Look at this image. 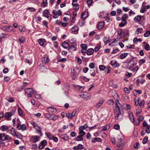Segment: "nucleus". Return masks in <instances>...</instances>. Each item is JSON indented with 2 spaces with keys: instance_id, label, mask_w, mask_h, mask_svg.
Instances as JSON below:
<instances>
[{
  "instance_id": "obj_1",
  "label": "nucleus",
  "mask_w": 150,
  "mask_h": 150,
  "mask_svg": "<svg viewBox=\"0 0 150 150\" xmlns=\"http://www.w3.org/2000/svg\"><path fill=\"white\" fill-rule=\"evenodd\" d=\"M122 106L119 101L117 100L116 101L115 109L114 110L115 119L118 121H121L123 118V113L121 110Z\"/></svg>"
},
{
  "instance_id": "obj_2",
  "label": "nucleus",
  "mask_w": 150,
  "mask_h": 150,
  "mask_svg": "<svg viewBox=\"0 0 150 150\" xmlns=\"http://www.w3.org/2000/svg\"><path fill=\"white\" fill-rule=\"evenodd\" d=\"M17 125L16 126V128L18 130H22L23 131L26 130V127L25 124H21V122L19 119L17 120Z\"/></svg>"
},
{
  "instance_id": "obj_3",
  "label": "nucleus",
  "mask_w": 150,
  "mask_h": 150,
  "mask_svg": "<svg viewBox=\"0 0 150 150\" xmlns=\"http://www.w3.org/2000/svg\"><path fill=\"white\" fill-rule=\"evenodd\" d=\"M25 93L27 94L28 97H31L32 94L35 93V91H33V88H27L25 90Z\"/></svg>"
},
{
  "instance_id": "obj_4",
  "label": "nucleus",
  "mask_w": 150,
  "mask_h": 150,
  "mask_svg": "<svg viewBox=\"0 0 150 150\" xmlns=\"http://www.w3.org/2000/svg\"><path fill=\"white\" fill-rule=\"evenodd\" d=\"M8 132L10 134H11L13 136H14L16 137H18V135L16 134V132L13 127H9L8 130Z\"/></svg>"
},
{
  "instance_id": "obj_5",
  "label": "nucleus",
  "mask_w": 150,
  "mask_h": 150,
  "mask_svg": "<svg viewBox=\"0 0 150 150\" xmlns=\"http://www.w3.org/2000/svg\"><path fill=\"white\" fill-rule=\"evenodd\" d=\"M15 111V110H12L10 112H6L4 115L6 119L8 120L10 117L14 114Z\"/></svg>"
},
{
  "instance_id": "obj_6",
  "label": "nucleus",
  "mask_w": 150,
  "mask_h": 150,
  "mask_svg": "<svg viewBox=\"0 0 150 150\" xmlns=\"http://www.w3.org/2000/svg\"><path fill=\"white\" fill-rule=\"evenodd\" d=\"M40 137L38 136H32L30 139V141L32 143H34L39 141Z\"/></svg>"
},
{
  "instance_id": "obj_7",
  "label": "nucleus",
  "mask_w": 150,
  "mask_h": 150,
  "mask_svg": "<svg viewBox=\"0 0 150 150\" xmlns=\"http://www.w3.org/2000/svg\"><path fill=\"white\" fill-rule=\"evenodd\" d=\"M52 13L53 15V17L54 18H58L59 16L61 15L62 14V12L59 10L57 11L54 10L52 11Z\"/></svg>"
},
{
  "instance_id": "obj_8",
  "label": "nucleus",
  "mask_w": 150,
  "mask_h": 150,
  "mask_svg": "<svg viewBox=\"0 0 150 150\" xmlns=\"http://www.w3.org/2000/svg\"><path fill=\"white\" fill-rule=\"evenodd\" d=\"M31 124L38 132L39 133H41L40 128L38 126L36 122H31Z\"/></svg>"
},
{
  "instance_id": "obj_9",
  "label": "nucleus",
  "mask_w": 150,
  "mask_h": 150,
  "mask_svg": "<svg viewBox=\"0 0 150 150\" xmlns=\"http://www.w3.org/2000/svg\"><path fill=\"white\" fill-rule=\"evenodd\" d=\"M81 52L83 54H85L87 48V45L85 44H82L81 45Z\"/></svg>"
},
{
  "instance_id": "obj_10",
  "label": "nucleus",
  "mask_w": 150,
  "mask_h": 150,
  "mask_svg": "<svg viewBox=\"0 0 150 150\" xmlns=\"http://www.w3.org/2000/svg\"><path fill=\"white\" fill-rule=\"evenodd\" d=\"M79 96L85 99H88L90 98V94H89L81 93Z\"/></svg>"
},
{
  "instance_id": "obj_11",
  "label": "nucleus",
  "mask_w": 150,
  "mask_h": 150,
  "mask_svg": "<svg viewBox=\"0 0 150 150\" xmlns=\"http://www.w3.org/2000/svg\"><path fill=\"white\" fill-rule=\"evenodd\" d=\"M79 28L77 26L74 25L71 29L72 33L73 34H77L78 33V31Z\"/></svg>"
},
{
  "instance_id": "obj_12",
  "label": "nucleus",
  "mask_w": 150,
  "mask_h": 150,
  "mask_svg": "<svg viewBox=\"0 0 150 150\" xmlns=\"http://www.w3.org/2000/svg\"><path fill=\"white\" fill-rule=\"evenodd\" d=\"M84 148L83 146L81 144H79L77 146H74L73 149L74 150H81Z\"/></svg>"
},
{
  "instance_id": "obj_13",
  "label": "nucleus",
  "mask_w": 150,
  "mask_h": 150,
  "mask_svg": "<svg viewBox=\"0 0 150 150\" xmlns=\"http://www.w3.org/2000/svg\"><path fill=\"white\" fill-rule=\"evenodd\" d=\"M110 64L112 66L115 67H118L120 66L119 64L118 63H117L115 60H111L110 62Z\"/></svg>"
},
{
  "instance_id": "obj_14",
  "label": "nucleus",
  "mask_w": 150,
  "mask_h": 150,
  "mask_svg": "<svg viewBox=\"0 0 150 150\" xmlns=\"http://www.w3.org/2000/svg\"><path fill=\"white\" fill-rule=\"evenodd\" d=\"M47 110L48 112H57L56 108L52 106L48 107L47 108Z\"/></svg>"
},
{
  "instance_id": "obj_15",
  "label": "nucleus",
  "mask_w": 150,
  "mask_h": 150,
  "mask_svg": "<svg viewBox=\"0 0 150 150\" xmlns=\"http://www.w3.org/2000/svg\"><path fill=\"white\" fill-rule=\"evenodd\" d=\"M43 16L48 18L50 16L49 11L47 9L45 10L43 12Z\"/></svg>"
},
{
  "instance_id": "obj_16",
  "label": "nucleus",
  "mask_w": 150,
  "mask_h": 150,
  "mask_svg": "<svg viewBox=\"0 0 150 150\" xmlns=\"http://www.w3.org/2000/svg\"><path fill=\"white\" fill-rule=\"evenodd\" d=\"M129 117L130 120L132 122L134 121V119L133 113L132 112H128Z\"/></svg>"
},
{
  "instance_id": "obj_17",
  "label": "nucleus",
  "mask_w": 150,
  "mask_h": 150,
  "mask_svg": "<svg viewBox=\"0 0 150 150\" xmlns=\"http://www.w3.org/2000/svg\"><path fill=\"white\" fill-rule=\"evenodd\" d=\"M10 28H12V27L11 26H5L2 27L1 29L7 32H10V31L9 30Z\"/></svg>"
},
{
  "instance_id": "obj_18",
  "label": "nucleus",
  "mask_w": 150,
  "mask_h": 150,
  "mask_svg": "<svg viewBox=\"0 0 150 150\" xmlns=\"http://www.w3.org/2000/svg\"><path fill=\"white\" fill-rule=\"evenodd\" d=\"M76 50V45H73L70 46L69 49V51L71 52L72 51Z\"/></svg>"
},
{
  "instance_id": "obj_19",
  "label": "nucleus",
  "mask_w": 150,
  "mask_h": 150,
  "mask_svg": "<svg viewBox=\"0 0 150 150\" xmlns=\"http://www.w3.org/2000/svg\"><path fill=\"white\" fill-rule=\"evenodd\" d=\"M143 32V28H139L137 29L135 34L138 35Z\"/></svg>"
},
{
  "instance_id": "obj_20",
  "label": "nucleus",
  "mask_w": 150,
  "mask_h": 150,
  "mask_svg": "<svg viewBox=\"0 0 150 150\" xmlns=\"http://www.w3.org/2000/svg\"><path fill=\"white\" fill-rule=\"evenodd\" d=\"M94 50L92 48H89L88 49L86 52L87 54L88 55H91L92 54L94 53Z\"/></svg>"
},
{
  "instance_id": "obj_21",
  "label": "nucleus",
  "mask_w": 150,
  "mask_h": 150,
  "mask_svg": "<svg viewBox=\"0 0 150 150\" xmlns=\"http://www.w3.org/2000/svg\"><path fill=\"white\" fill-rule=\"evenodd\" d=\"M104 23L103 22L101 21L98 24V28L99 29H102L104 26Z\"/></svg>"
},
{
  "instance_id": "obj_22",
  "label": "nucleus",
  "mask_w": 150,
  "mask_h": 150,
  "mask_svg": "<svg viewBox=\"0 0 150 150\" xmlns=\"http://www.w3.org/2000/svg\"><path fill=\"white\" fill-rule=\"evenodd\" d=\"M73 86L75 88H76V89L78 90L79 91H83L84 89V88L82 86H80L78 85H74Z\"/></svg>"
},
{
  "instance_id": "obj_23",
  "label": "nucleus",
  "mask_w": 150,
  "mask_h": 150,
  "mask_svg": "<svg viewBox=\"0 0 150 150\" xmlns=\"http://www.w3.org/2000/svg\"><path fill=\"white\" fill-rule=\"evenodd\" d=\"M49 61V59L48 57H45L42 58V61L44 64H46L48 63Z\"/></svg>"
},
{
  "instance_id": "obj_24",
  "label": "nucleus",
  "mask_w": 150,
  "mask_h": 150,
  "mask_svg": "<svg viewBox=\"0 0 150 150\" xmlns=\"http://www.w3.org/2000/svg\"><path fill=\"white\" fill-rule=\"evenodd\" d=\"M101 139L100 138H93L91 140V142L93 143H95L96 142H101Z\"/></svg>"
},
{
  "instance_id": "obj_25",
  "label": "nucleus",
  "mask_w": 150,
  "mask_h": 150,
  "mask_svg": "<svg viewBox=\"0 0 150 150\" xmlns=\"http://www.w3.org/2000/svg\"><path fill=\"white\" fill-rule=\"evenodd\" d=\"M100 14L99 15V17L101 18H104L107 16L106 13H104L103 11L100 12Z\"/></svg>"
},
{
  "instance_id": "obj_26",
  "label": "nucleus",
  "mask_w": 150,
  "mask_h": 150,
  "mask_svg": "<svg viewBox=\"0 0 150 150\" xmlns=\"http://www.w3.org/2000/svg\"><path fill=\"white\" fill-rule=\"evenodd\" d=\"M142 17V16L138 15L134 17V20L136 22H139L141 20V17Z\"/></svg>"
},
{
  "instance_id": "obj_27",
  "label": "nucleus",
  "mask_w": 150,
  "mask_h": 150,
  "mask_svg": "<svg viewBox=\"0 0 150 150\" xmlns=\"http://www.w3.org/2000/svg\"><path fill=\"white\" fill-rule=\"evenodd\" d=\"M72 4L73 6V8L76 10H78L79 8V5L76 3H72Z\"/></svg>"
},
{
  "instance_id": "obj_28",
  "label": "nucleus",
  "mask_w": 150,
  "mask_h": 150,
  "mask_svg": "<svg viewBox=\"0 0 150 150\" xmlns=\"http://www.w3.org/2000/svg\"><path fill=\"white\" fill-rule=\"evenodd\" d=\"M9 127H8L7 126L3 125L1 127L0 129L2 131L4 132L7 130H8Z\"/></svg>"
},
{
  "instance_id": "obj_29",
  "label": "nucleus",
  "mask_w": 150,
  "mask_h": 150,
  "mask_svg": "<svg viewBox=\"0 0 150 150\" xmlns=\"http://www.w3.org/2000/svg\"><path fill=\"white\" fill-rule=\"evenodd\" d=\"M61 138L64 140L67 141L69 138V137L67 134H64L61 135Z\"/></svg>"
},
{
  "instance_id": "obj_30",
  "label": "nucleus",
  "mask_w": 150,
  "mask_h": 150,
  "mask_svg": "<svg viewBox=\"0 0 150 150\" xmlns=\"http://www.w3.org/2000/svg\"><path fill=\"white\" fill-rule=\"evenodd\" d=\"M62 47L65 49L67 48L69 46L68 43L66 42H63L62 43Z\"/></svg>"
},
{
  "instance_id": "obj_31",
  "label": "nucleus",
  "mask_w": 150,
  "mask_h": 150,
  "mask_svg": "<svg viewBox=\"0 0 150 150\" xmlns=\"http://www.w3.org/2000/svg\"><path fill=\"white\" fill-rule=\"evenodd\" d=\"M47 0H43L42 3L41 4V6L42 7L46 6L47 4Z\"/></svg>"
},
{
  "instance_id": "obj_32",
  "label": "nucleus",
  "mask_w": 150,
  "mask_h": 150,
  "mask_svg": "<svg viewBox=\"0 0 150 150\" xmlns=\"http://www.w3.org/2000/svg\"><path fill=\"white\" fill-rule=\"evenodd\" d=\"M103 100H100V101L96 105V108H99L103 104Z\"/></svg>"
},
{
  "instance_id": "obj_33",
  "label": "nucleus",
  "mask_w": 150,
  "mask_h": 150,
  "mask_svg": "<svg viewBox=\"0 0 150 150\" xmlns=\"http://www.w3.org/2000/svg\"><path fill=\"white\" fill-rule=\"evenodd\" d=\"M111 126V125L110 124L109 125H107L103 128V131H106L107 130L109 129L110 128Z\"/></svg>"
},
{
  "instance_id": "obj_34",
  "label": "nucleus",
  "mask_w": 150,
  "mask_h": 150,
  "mask_svg": "<svg viewBox=\"0 0 150 150\" xmlns=\"http://www.w3.org/2000/svg\"><path fill=\"white\" fill-rule=\"evenodd\" d=\"M19 41L21 43H23L25 41V37L23 36L21 37L19 39Z\"/></svg>"
},
{
  "instance_id": "obj_35",
  "label": "nucleus",
  "mask_w": 150,
  "mask_h": 150,
  "mask_svg": "<svg viewBox=\"0 0 150 150\" xmlns=\"http://www.w3.org/2000/svg\"><path fill=\"white\" fill-rule=\"evenodd\" d=\"M11 139V138L9 136L6 135V134H5L4 141H10Z\"/></svg>"
},
{
  "instance_id": "obj_36",
  "label": "nucleus",
  "mask_w": 150,
  "mask_h": 150,
  "mask_svg": "<svg viewBox=\"0 0 150 150\" xmlns=\"http://www.w3.org/2000/svg\"><path fill=\"white\" fill-rule=\"evenodd\" d=\"M127 53H125L122 54L120 55V58L122 59H124L125 58V57H126L127 56Z\"/></svg>"
},
{
  "instance_id": "obj_37",
  "label": "nucleus",
  "mask_w": 150,
  "mask_h": 150,
  "mask_svg": "<svg viewBox=\"0 0 150 150\" xmlns=\"http://www.w3.org/2000/svg\"><path fill=\"white\" fill-rule=\"evenodd\" d=\"M18 113L19 115L20 116H22L23 115V111L19 107L18 108Z\"/></svg>"
},
{
  "instance_id": "obj_38",
  "label": "nucleus",
  "mask_w": 150,
  "mask_h": 150,
  "mask_svg": "<svg viewBox=\"0 0 150 150\" xmlns=\"http://www.w3.org/2000/svg\"><path fill=\"white\" fill-rule=\"evenodd\" d=\"M122 21V22H121L119 25V26L121 27H123L127 23V22L126 21Z\"/></svg>"
},
{
  "instance_id": "obj_39",
  "label": "nucleus",
  "mask_w": 150,
  "mask_h": 150,
  "mask_svg": "<svg viewBox=\"0 0 150 150\" xmlns=\"http://www.w3.org/2000/svg\"><path fill=\"white\" fill-rule=\"evenodd\" d=\"M83 140V138L80 135H78L77 136L76 138L75 139V140L76 141H81Z\"/></svg>"
},
{
  "instance_id": "obj_40",
  "label": "nucleus",
  "mask_w": 150,
  "mask_h": 150,
  "mask_svg": "<svg viewBox=\"0 0 150 150\" xmlns=\"http://www.w3.org/2000/svg\"><path fill=\"white\" fill-rule=\"evenodd\" d=\"M45 135L47 136V138H49L50 140L52 139V135L51 133L48 132H46L45 133Z\"/></svg>"
},
{
  "instance_id": "obj_41",
  "label": "nucleus",
  "mask_w": 150,
  "mask_h": 150,
  "mask_svg": "<svg viewBox=\"0 0 150 150\" xmlns=\"http://www.w3.org/2000/svg\"><path fill=\"white\" fill-rule=\"evenodd\" d=\"M5 134L4 133L0 134V139L1 140L0 141H4Z\"/></svg>"
},
{
  "instance_id": "obj_42",
  "label": "nucleus",
  "mask_w": 150,
  "mask_h": 150,
  "mask_svg": "<svg viewBox=\"0 0 150 150\" xmlns=\"http://www.w3.org/2000/svg\"><path fill=\"white\" fill-rule=\"evenodd\" d=\"M52 115V114H51L50 113H47L45 115V117L47 119L51 120Z\"/></svg>"
},
{
  "instance_id": "obj_43",
  "label": "nucleus",
  "mask_w": 150,
  "mask_h": 150,
  "mask_svg": "<svg viewBox=\"0 0 150 150\" xmlns=\"http://www.w3.org/2000/svg\"><path fill=\"white\" fill-rule=\"evenodd\" d=\"M46 68L44 66H42L40 68V70L42 72L45 71L47 70Z\"/></svg>"
},
{
  "instance_id": "obj_44",
  "label": "nucleus",
  "mask_w": 150,
  "mask_h": 150,
  "mask_svg": "<svg viewBox=\"0 0 150 150\" xmlns=\"http://www.w3.org/2000/svg\"><path fill=\"white\" fill-rule=\"evenodd\" d=\"M128 18V15L126 14H124L122 17V20L126 21Z\"/></svg>"
},
{
  "instance_id": "obj_45",
  "label": "nucleus",
  "mask_w": 150,
  "mask_h": 150,
  "mask_svg": "<svg viewBox=\"0 0 150 150\" xmlns=\"http://www.w3.org/2000/svg\"><path fill=\"white\" fill-rule=\"evenodd\" d=\"M47 144V142L46 140H44L40 142V144L45 146Z\"/></svg>"
},
{
  "instance_id": "obj_46",
  "label": "nucleus",
  "mask_w": 150,
  "mask_h": 150,
  "mask_svg": "<svg viewBox=\"0 0 150 150\" xmlns=\"http://www.w3.org/2000/svg\"><path fill=\"white\" fill-rule=\"evenodd\" d=\"M78 23H79V25L80 26H82L84 25L85 23V22L83 20H82V21L80 20L79 22Z\"/></svg>"
},
{
  "instance_id": "obj_47",
  "label": "nucleus",
  "mask_w": 150,
  "mask_h": 150,
  "mask_svg": "<svg viewBox=\"0 0 150 150\" xmlns=\"http://www.w3.org/2000/svg\"><path fill=\"white\" fill-rule=\"evenodd\" d=\"M99 67L100 70L101 71H103L106 68L105 66L103 65H100Z\"/></svg>"
},
{
  "instance_id": "obj_48",
  "label": "nucleus",
  "mask_w": 150,
  "mask_h": 150,
  "mask_svg": "<svg viewBox=\"0 0 150 150\" xmlns=\"http://www.w3.org/2000/svg\"><path fill=\"white\" fill-rule=\"evenodd\" d=\"M118 139L119 141L121 142V144L123 146L125 145V143L123 138H119Z\"/></svg>"
},
{
  "instance_id": "obj_49",
  "label": "nucleus",
  "mask_w": 150,
  "mask_h": 150,
  "mask_svg": "<svg viewBox=\"0 0 150 150\" xmlns=\"http://www.w3.org/2000/svg\"><path fill=\"white\" fill-rule=\"evenodd\" d=\"M38 42L40 45L42 46L44 45L43 40L42 39H40L38 40Z\"/></svg>"
},
{
  "instance_id": "obj_50",
  "label": "nucleus",
  "mask_w": 150,
  "mask_h": 150,
  "mask_svg": "<svg viewBox=\"0 0 150 150\" xmlns=\"http://www.w3.org/2000/svg\"><path fill=\"white\" fill-rule=\"evenodd\" d=\"M150 35V31L149 30H147L146 31V33H144V36L145 37H149Z\"/></svg>"
},
{
  "instance_id": "obj_51",
  "label": "nucleus",
  "mask_w": 150,
  "mask_h": 150,
  "mask_svg": "<svg viewBox=\"0 0 150 150\" xmlns=\"http://www.w3.org/2000/svg\"><path fill=\"white\" fill-rule=\"evenodd\" d=\"M58 118V117L56 115H52L51 120H55Z\"/></svg>"
},
{
  "instance_id": "obj_52",
  "label": "nucleus",
  "mask_w": 150,
  "mask_h": 150,
  "mask_svg": "<svg viewBox=\"0 0 150 150\" xmlns=\"http://www.w3.org/2000/svg\"><path fill=\"white\" fill-rule=\"evenodd\" d=\"M103 41L105 45L106 44L109 42V38L105 37L103 38Z\"/></svg>"
},
{
  "instance_id": "obj_53",
  "label": "nucleus",
  "mask_w": 150,
  "mask_h": 150,
  "mask_svg": "<svg viewBox=\"0 0 150 150\" xmlns=\"http://www.w3.org/2000/svg\"><path fill=\"white\" fill-rule=\"evenodd\" d=\"M117 34L119 35V36L120 37V38H122L121 34L122 33V30L121 29H119L117 30Z\"/></svg>"
},
{
  "instance_id": "obj_54",
  "label": "nucleus",
  "mask_w": 150,
  "mask_h": 150,
  "mask_svg": "<svg viewBox=\"0 0 150 150\" xmlns=\"http://www.w3.org/2000/svg\"><path fill=\"white\" fill-rule=\"evenodd\" d=\"M95 64L94 63H91L89 64V67L91 69H93L94 68Z\"/></svg>"
},
{
  "instance_id": "obj_55",
  "label": "nucleus",
  "mask_w": 150,
  "mask_h": 150,
  "mask_svg": "<svg viewBox=\"0 0 150 150\" xmlns=\"http://www.w3.org/2000/svg\"><path fill=\"white\" fill-rule=\"evenodd\" d=\"M91 75L92 76H94L96 75V73L94 70L90 71Z\"/></svg>"
},
{
  "instance_id": "obj_56",
  "label": "nucleus",
  "mask_w": 150,
  "mask_h": 150,
  "mask_svg": "<svg viewBox=\"0 0 150 150\" xmlns=\"http://www.w3.org/2000/svg\"><path fill=\"white\" fill-rule=\"evenodd\" d=\"M101 45H98L96 47H95L94 48L95 52H97L100 49Z\"/></svg>"
},
{
  "instance_id": "obj_57",
  "label": "nucleus",
  "mask_w": 150,
  "mask_h": 150,
  "mask_svg": "<svg viewBox=\"0 0 150 150\" xmlns=\"http://www.w3.org/2000/svg\"><path fill=\"white\" fill-rule=\"evenodd\" d=\"M107 103L110 105H113L114 104V101L112 100H109L107 101Z\"/></svg>"
},
{
  "instance_id": "obj_58",
  "label": "nucleus",
  "mask_w": 150,
  "mask_h": 150,
  "mask_svg": "<svg viewBox=\"0 0 150 150\" xmlns=\"http://www.w3.org/2000/svg\"><path fill=\"white\" fill-rule=\"evenodd\" d=\"M19 29L22 32L25 31V28L23 26H20L19 27Z\"/></svg>"
},
{
  "instance_id": "obj_59",
  "label": "nucleus",
  "mask_w": 150,
  "mask_h": 150,
  "mask_svg": "<svg viewBox=\"0 0 150 150\" xmlns=\"http://www.w3.org/2000/svg\"><path fill=\"white\" fill-rule=\"evenodd\" d=\"M93 0H88L87 1L86 3L88 6H89L93 3Z\"/></svg>"
},
{
  "instance_id": "obj_60",
  "label": "nucleus",
  "mask_w": 150,
  "mask_h": 150,
  "mask_svg": "<svg viewBox=\"0 0 150 150\" xmlns=\"http://www.w3.org/2000/svg\"><path fill=\"white\" fill-rule=\"evenodd\" d=\"M66 116L69 119H72L71 114L70 113H67L66 114Z\"/></svg>"
},
{
  "instance_id": "obj_61",
  "label": "nucleus",
  "mask_w": 150,
  "mask_h": 150,
  "mask_svg": "<svg viewBox=\"0 0 150 150\" xmlns=\"http://www.w3.org/2000/svg\"><path fill=\"white\" fill-rule=\"evenodd\" d=\"M144 48L146 50H149L150 49V47L148 44H147L144 46Z\"/></svg>"
},
{
  "instance_id": "obj_62",
  "label": "nucleus",
  "mask_w": 150,
  "mask_h": 150,
  "mask_svg": "<svg viewBox=\"0 0 150 150\" xmlns=\"http://www.w3.org/2000/svg\"><path fill=\"white\" fill-rule=\"evenodd\" d=\"M133 41L134 42H136L137 41L141 42L142 41V40L141 38L137 39V38H134Z\"/></svg>"
},
{
  "instance_id": "obj_63",
  "label": "nucleus",
  "mask_w": 150,
  "mask_h": 150,
  "mask_svg": "<svg viewBox=\"0 0 150 150\" xmlns=\"http://www.w3.org/2000/svg\"><path fill=\"white\" fill-rule=\"evenodd\" d=\"M148 139V137H145L142 141V143L144 144H146L147 142Z\"/></svg>"
},
{
  "instance_id": "obj_64",
  "label": "nucleus",
  "mask_w": 150,
  "mask_h": 150,
  "mask_svg": "<svg viewBox=\"0 0 150 150\" xmlns=\"http://www.w3.org/2000/svg\"><path fill=\"white\" fill-rule=\"evenodd\" d=\"M146 7L145 6H142L141 9L140 11V12L142 13H144V11H146Z\"/></svg>"
}]
</instances>
